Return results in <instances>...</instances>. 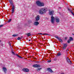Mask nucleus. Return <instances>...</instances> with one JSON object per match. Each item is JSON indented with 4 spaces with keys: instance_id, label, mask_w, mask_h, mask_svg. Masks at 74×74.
Instances as JSON below:
<instances>
[{
    "instance_id": "1",
    "label": "nucleus",
    "mask_w": 74,
    "mask_h": 74,
    "mask_svg": "<svg viewBox=\"0 0 74 74\" xmlns=\"http://www.w3.org/2000/svg\"><path fill=\"white\" fill-rule=\"evenodd\" d=\"M47 8H42L39 10V13L40 14H44L47 11Z\"/></svg>"
},
{
    "instance_id": "2",
    "label": "nucleus",
    "mask_w": 74,
    "mask_h": 74,
    "mask_svg": "<svg viewBox=\"0 0 74 74\" xmlns=\"http://www.w3.org/2000/svg\"><path fill=\"white\" fill-rule=\"evenodd\" d=\"M36 4L38 6H39V7H42V6H44V4L43 3L39 1H37L36 2Z\"/></svg>"
},
{
    "instance_id": "3",
    "label": "nucleus",
    "mask_w": 74,
    "mask_h": 74,
    "mask_svg": "<svg viewBox=\"0 0 74 74\" xmlns=\"http://www.w3.org/2000/svg\"><path fill=\"white\" fill-rule=\"evenodd\" d=\"M66 61L68 63L70 64H72V63H71V60H70V59L69 58H66Z\"/></svg>"
},
{
    "instance_id": "4",
    "label": "nucleus",
    "mask_w": 74,
    "mask_h": 74,
    "mask_svg": "<svg viewBox=\"0 0 74 74\" xmlns=\"http://www.w3.org/2000/svg\"><path fill=\"white\" fill-rule=\"evenodd\" d=\"M12 13L13 14L14 12H15V6L14 5H12Z\"/></svg>"
},
{
    "instance_id": "5",
    "label": "nucleus",
    "mask_w": 74,
    "mask_h": 74,
    "mask_svg": "<svg viewBox=\"0 0 74 74\" xmlns=\"http://www.w3.org/2000/svg\"><path fill=\"white\" fill-rule=\"evenodd\" d=\"M55 18L53 16L51 17V22L52 23H54V20Z\"/></svg>"
},
{
    "instance_id": "6",
    "label": "nucleus",
    "mask_w": 74,
    "mask_h": 74,
    "mask_svg": "<svg viewBox=\"0 0 74 74\" xmlns=\"http://www.w3.org/2000/svg\"><path fill=\"white\" fill-rule=\"evenodd\" d=\"M38 25H39V22L37 21L34 22L33 23V25L34 26H38Z\"/></svg>"
},
{
    "instance_id": "7",
    "label": "nucleus",
    "mask_w": 74,
    "mask_h": 74,
    "mask_svg": "<svg viewBox=\"0 0 74 74\" xmlns=\"http://www.w3.org/2000/svg\"><path fill=\"white\" fill-rule=\"evenodd\" d=\"M67 47V44H64L63 46L62 47V49H65Z\"/></svg>"
},
{
    "instance_id": "8",
    "label": "nucleus",
    "mask_w": 74,
    "mask_h": 74,
    "mask_svg": "<svg viewBox=\"0 0 74 74\" xmlns=\"http://www.w3.org/2000/svg\"><path fill=\"white\" fill-rule=\"evenodd\" d=\"M56 38L58 40H59V41L61 42H63V40H62V39L59 38V37H58V36H55Z\"/></svg>"
},
{
    "instance_id": "9",
    "label": "nucleus",
    "mask_w": 74,
    "mask_h": 74,
    "mask_svg": "<svg viewBox=\"0 0 74 74\" xmlns=\"http://www.w3.org/2000/svg\"><path fill=\"white\" fill-rule=\"evenodd\" d=\"M49 14L50 15H53L54 14V11L52 10L49 12Z\"/></svg>"
},
{
    "instance_id": "10",
    "label": "nucleus",
    "mask_w": 74,
    "mask_h": 74,
    "mask_svg": "<svg viewBox=\"0 0 74 74\" xmlns=\"http://www.w3.org/2000/svg\"><path fill=\"white\" fill-rule=\"evenodd\" d=\"M35 20L36 21H38L40 20V16L38 15L35 17Z\"/></svg>"
},
{
    "instance_id": "11",
    "label": "nucleus",
    "mask_w": 74,
    "mask_h": 74,
    "mask_svg": "<svg viewBox=\"0 0 74 74\" xmlns=\"http://www.w3.org/2000/svg\"><path fill=\"white\" fill-rule=\"evenodd\" d=\"M23 71L24 72H29V70L27 69H23Z\"/></svg>"
},
{
    "instance_id": "12",
    "label": "nucleus",
    "mask_w": 74,
    "mask_h": 74,
    "mask_svg": "<svg viewBox=\"0 0 74 74\" xmlns=\"http://www.w3.org/2000/svg\"><path fill=\"white\" fill-rule=\"evenodd\" d=\"M55 20L57 23H59L60 22L59 19L58 18V17H56L55 18Z\"/></svg>"
},
{
    "instance_id": "13",
    "label": "nucleus",
    "mask_w": 74,
    "mask_h": 74,
    "mask_svg": "<svg viewBox=\"0 0 74 74\" xmlns=\"http://www.w3.org/2000/svg\"><path fill=\"white\" fill-rule=\"evenodd\" d=\"M73 38L71 37H70V39H69L68 41H67L68 43H70L71 41H73Z\"/></svg>"
},
{
    "instance_id": "14",
    "label": "nucleus",
    "mask_w": 74,
    "mask_h": 74,
    "mask_svg": "<svg viewBox=\"0 0 74 74\" xmlns=\"http://www.w3.org/2000/svg\"><path fill=\"white\" fill-rule=\"evenodd\" d=\"M40 65H38L37 64L33 65V67H40Z\"/></svg>"
},
{
    "instance_id": "15",
    "label": "nucleus",
    "mask_w": 74,
    "mask_h": 74,
    "mask_svg": "<svg viewBox=\"0 0 74 74\" xmlns=\"http://www.w3.org/2000/svg\"><path fill=\"white\" fill-rule=\"evenodd\" d=\"M47 70L48 71H49V72H50V73H53V71H52V69L49 68L47 69Z\"/></svg>"
},
{
    "instance_id": "16",
    "label": "nucleus",
    "mask_w": 74,
    "mask_h": 74,
    "mask_svg": "<svg viewBox=\"0 0 74 74\" xmlns=\"http://www.w3.org/2000/svg\"><path fill=\"white\" fill-rule=\"evenodd\" d=\"M9 1L11 5H14V3L12 0H9Z\"/></svg>"
},
{
    "instance_id": "17",
    "label": "nucleus",
    "mask_w": 74,
    "mask_h": 74,
    "mask_svg": "<svg viewBox=\"0 0 74 74\" xmlns=\"http://www.w3.org/2000/svg\"><path fill=\"white\" fill-rule=\"evenodd\" d=\"M3 70L4 71V72H5V73H6V71H7V69H6V68L5 67H3Z\"/></svg>"
},
{
    "instance_id": "18",
    "label": "nucleus",
    "mask_w": 74,
    "mask_h": 74,
    "mask_svg": "<svg viewBox=\"0 0 74 74\" xmlns=\"http://www.w3.org/2000/svg\"><path fill=\"white\" fill-rule=\"evenodd\" d=\"M18 35V34H14L12 35L13 37H17Z\"/></svg>"
},
{
    "instance_id": "19",
    "label": "nucleus",
    "mask_w": 74,
    "mask_h": 74,
    "mask_svg": "<svg viewBox=\"0 0 74 74\" xmlns=\"http://www.w3.org/2000/svg\"><path fill=\"white\" fill-rule=\"evenodd\" d=\"M16 56H18V57L19 58H22L21 57L19 56V55H18L17 54Z\"/></svg>"
},
{
    "instance_id": "20",
    "label": "nucleus",
    "mask_w": 74,
    "mask_h": 74,
    "mask_svg": "<svg viewBox=\"0 0 74 74\" xmlns=\"http://www.w3.org/2000/svg\"><path fill=\"white\" fill-rule=\"evenodd\" d=\"M41 68H38L36 69V70H37V71H38V70H39V71H40V70H41Z\"/></svg>"
},
{
    "instance_id": "21",
    "label": "nucleus",
    "mask_w": 74,
    "mask_h": 74,
    "mask_svg": "<svg viewBox=\"0 0 74 74\" xmlns=\"http://www.w3.org/2000/svg\"><path fill=\"white\" fill-rule=\"evenodd\" d=\"M58 56H61V53H58Z\"/></svg>"
},
{
    "instance_id": "22",
    "label": "nucleus",
    "mask_w": 74,
    "mask_h": 74,
    "mask_svg": "<svg viewBox=\"0 0 74 74\" xmlns=\"http://www.w3.org/2000/svg\"><path fill=\"white\" fill-rule=\"evenodd\" d=\"M22 38H19V37H18V38H17V40H20Z\"/></svg>"
},
{
    "instance_id": "23",
    "label": "nucleus",
    "mask_w": 74,
    "mask_h": 74,
    "mask_svg": "<svg viewBox=\"0 0 74 74\" xmlns=\"http://www.w3.org/2000/svg\"><path fill=\"white\" fill-rule=\"evenodd\" d=\"M11 19H10L8 21V23H10V22H11Z\"/></svg>"
},
{
    "instance_id": "24",
    "label": "nucleus",
    "mask_w": 74,
    "mask_h": 74,
    "mask_svg": "<svg viewBox=\"0 0 74 74\" xmlns=\"http://www.w3.org/2000/svg\"><path fill=\"white\" fill-rule=\"evenodd\" d=\"M70 12H71V13L73 14H74V13L73 12H72V10H70Z\"/></svg>"
},
{
    "instance_id": "25",
    "label": "nucleus",
    "mask_w": 74,
    "mask_h": 74,
    "mask_svg": "<svg viewBox=\"0 0 74 74\" xmlns=\"http://www.w3.org/2000/svg\"><path fill=\"white\" fill-rule=\"evenodd\" d=\"M47 35V36H48L49 35V34H43V35Z\"/></svg>"
},
{
    "instance_id": "26",
    "label": "nucleus",
    "mask_w": 74,
    "mask_h": 74,
    "mask_svg": "<svg viewBox=\"0 0 74 74\" xmlns=\"http://www.w3.org/2000/svg\"><path fill=\"white\" fill-rule=\"evenodd\" d=\"M3 25H0V28H1V27H3Z\"/></svg>"
},
{
    "instance_id": "27",
    "label": "nucleus",
    "mask_w": 74,
    "mask_h": 74,
    "mask_svg": "<svg viewBox=\"0 0 74 74\" xmlns=\"http://www.w3.org/2000/svg\"><path fill=\"white\" fill-rule=\"evenodd\" d=\"M51 62V60H49L47 62L49 63V62Z\"/></svg>"
},
{
    "instance_id": "28",
    "label": "nucleus",
    "mask_w": 74,
    "mask_h": 74,
    "mask_svg": "<svg viewBox=\"0 0 74 74\" xmlns=\"http://www.w3.org/2000/svg\"><path fill=\"white\" fill-rule=\"evenodd\" d=\"M13 55H15V53H14V52L12 51V52Z\"/></svg>"
},
{
    "instance_id": "29",
    "label": "nucleus",
    "mask_w": 74,
    "mask_h": 74,
    "mask_svg": "<svg viewBox=\"0 0 74 74\" xmlns=\"http://www.w3.org/2000/svg\"><path fill=\"white\" fill-rule=\"evenodd\" d=\"M68 38H67V37H66L65 38V40H67V39Z\"/></svg>"
},
{
    "instance_id": "30",
    "label": "nucleus",
    "mask_w": 74,
    "mask_h": 74,
    "mask_svg": "<svg viewBox=\"0 0 74 74\" xmlns=\"http://www.w3.org/2000/svg\"><path fill=\"white\" fill-rule=\"evenodd\" d=\"M38 34H42V35H43V34H42L41 33H38Z\"/></svg>"
},
{
    "instance_id": "31",
    "label": "nucleus",
    "mask_w": 74,
    "mask_h": 74,
    "mask_svg": "<svg viewBox=\"0 0 74 74\" xmlns=\"http://www.w3.org/2000/svg\"><path fill=\"white\" fill-rule=\"evenodd\" d=\"M68 11H70H70L71 10H70V9H69V8H68Z\"/></svg>"
},
{
    "instance_id": "32",
    "label": "nucleus",
    "mask_w": 74,
    "mask_h": 74,
    "mask_svg": "<svg viewBox=\"0 0 74 74\" xmlns=\"http://www.w3.org/2000/svg\"><path fill=\"white\" fill-rule=\"evenodd\" d=\"M29 34H30V33H29L27 34V35H29Z\"/></svg>"
},
{
    "instance_id": "33",
    "label": "nucleus",
    "mask_w": 74,
    "mask_h": 74,
    "mask_svg": "<svg viewBox=\"0 0 74 74\" xmlns=\"http://www.w3.org/2000/svg\"><path fill=\"white\" fill-rule=\"evenodd\" d=\"M31 34H30V35H28L27 36H28V37H29V36H31Z\"/></svg>"
},
{
    "instance_id": "34",
    "label": "nucleus",
    "mask_w": 74,
    "mask_h": 74,
    "mask_svg": "<svg viewBox=\"0 0 74 74\" xmlns=\"http://www.w3.org/2000/svg\"><path fill=\"white\" fill-rule=\"evenodd\" d=\"M69 51V49H67V50H66V51Z\"/></svg>"
},
{
    "instance_id": "35",
    "label": "nucleus",
    "mask_w": 74,
    "mask_h": 74,
    "mask_svg": "<svg viewBox=\"0 0 74 74\" xmlns=\"http://www.w3.org/2000/svg\"><path fill=\"white\" fill-rule=\"evenodd\" d=\"M9 45L10 46H11V44L10 43V44H9Z\"/></svg>"
},
{
    "instance_id": "36",
    "label": "nucleus",
    "mask_w": 74,
    "mask_h": 74,
    "mask_svg": "<svg viewBox=\"0 0 74 74\" xmlns=\"http://www.w3.org/2000/svg\"><path fill=\"white\" fill-rule=\"evenodd\" d=\"M31 41L30 40H29V41Z\"/></svg>"
},
{
    "instance_id": "37",
    "label": "nucleus",
    "mask_w": 74,
    "mask_h": 74,
    "mask_svg": "<svg viewBox=\"0 0 74 74\" xmlns=\"http://www.w3.org/2000/svg\"><path fill=\"white\" fill-rule=\"evenodd\" d=\"M72 15H73V16H74V13Z\"/></svg>"
},
{
    "instance_id": "38",
    "label": "nucleus",
    "mask_w": 74,
    "mask_h": 74,
    "mask_svg": "<svg viewBox=\"0 0 74 74\" xmlns=\"http://www.w3.org/2000/svg\"><path fill=\"white\" fill-rule=\"evenodd\" d=\"M0 42H1V40H0Z\"/></svg>"
},
{
    "instance_id": "39",
    "label": "nucleus",
    "mask_w": 74,
    "mask_h": 74,
    "mask_svg": "<svg viewBox=\"0 0 74 74\" xmlns=\"http://www.w3.org/2000/svg\"><path fill=\"white\" fill-rule=\"evenodd\" d=\"M9 44H10V43L9 42Z\"/></svg>"
},
{
    "instance_id": "40",
    "label": "nucleus",
    "mask_w": 74,
    "mask_h": 74,
    "mask_svg": "<svg viewBox=\"0 0 74 74\" xmlns=\"http://www.w3.org/2000/svg\"><path fill=\"white\" fill-rule=\"evenodd\" d=\"M22 37V36L21 37V38Z\"/></svg>"
}]
</instances>
